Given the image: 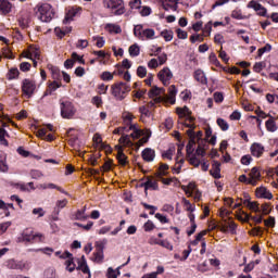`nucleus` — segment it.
Returning <instances> with one entry per match:
<instances>
[{
  "label": "nucleus",
  "mask_w": 278,
  "mask_h": 278,
  "mask_svg": "<svg viewBox=\"0 0 278 278\" xmlns=\"http://www.w3.org/2000/svg\"><path fill=\"white\" fill-rule=\"evenodd\" d=\"M248 8L250 10H254V12H258L260 8H262V4H260L257 1L252 0L248 3Z\"/></svg>",
  "instance_id": "nucleus-48"
},
{
  "label": "nucleus",
  "mask_w": 278,
  "mask_h": 278,
  "mask_svg": "<svg viewBox=\"0 0 278 278\" xmlns=\"http://www.w3.org/2000/svg\"><path fill=\"white\" fill-rule=\"evenodd\" d=\"M123 121H124V125L125 127H127V129H129V127H131V122L134 121V115L129 112H124L123 113Z\"/></svg>",
  "instance_id": "nucleus-27"
},
{
  "label": "nucleus",
  "mask_w": 278,
  "mask_h": 278,
  "mask_svg": "<svg viewBox=\"0 0 278 278\" xmlns=\"http://www.w3.org/2000/svg\"><path fill=\"white\" fill-rule=\"evenodd\" d=\"M12 227V222H4L0 224V236H3L8 229Z\"/></svg>",
  "instance_id": "nucleus-47"
},
{
  "label": "nucleus",
  "mask_w": 278,
  "mask_h": 278,
  "mask_svg": "<svg viewBox=\"0 0 278 278\" xmlns=\"http://www.w3.org/2000/svg\"><path fill=\"white\" fill-rule=\"evenodd\" d=\"M25 58L28 60H40V50L38 48H31L26 54Z\"/></svg>",
  "instance_id": "nucleus-25"
},
{
  "label": "nucleus",
  "mask_w": 278,
  "mask_h": 278,
  "mask_svg": "<svg viewBox=\"0 0 278 278\" xmlns=\"http://www.w3.org/2000/svg\"><path fill=\"white\" fill-rule=\"evenodd\" d=\"M260 177H262V175L260 174V169H257V167H253L249 174L248 184L250 186H256L257 181H260Z\"/></svg>",
  "instance_id": "nucleus-12"
},
{
  "label": "nucleus",
  "mask_w": 278,
  "mask_h": 278,
  "mask_svg": "<svg viewBox=\"0 0 278 278\" xmlns=\"http://www.w3.org/2000/svg\"><path fill=\"white\" fill-rule=\"evenodd\" d=\"M184 162H185L184 159L176 160V164H175V166L172 168V170H173V173H174L175 175H179V173H181V167L184 166Z\"/></svg>",
  "instance_id": "nucleus-39"
},
{
  "label": "nucleus",
  "mask_w": 278,
  "mask_h": 278,
  "mask_svg": "<svg viewBox=\"0 0 278 278\" xmlns=\"http://www.w3.org/2000/svg\"><path fill=\"white\" fill-rule=\"evenodd\" d=\"M217 125L220 127L222 131H227L229 129V124L224 118H217Z\"/></svg>",
  "instance_id": "nucleus-44"
},
{
  "label": "nucleus",
  "mask_w": 278,
  "mask_h": 278,
  "mask_svg": "<svg viewBox=\"0 0 278 278\" xmlns=\"http://www.w3.org/2000/svg\"><path fill=\"white\" fill-rule=\"evenodd\" d=\"M161 36L166 42H170L173 40V30L165 29L161 31Z\"/></svg>",
  "instance_id": "nucleus-42"
},
{
  "label": "nucleus",
  "mask_w": 278,
  "mask_h": 278,
  "mask_svg": "<svg viewBox=\"0 0 278 278\" xmlns=\"http://www.w3.org/2000/svg\"><path fill=\"white\" fill-rule=\"evenodd\" d=\"M256 197H258L260 199H273V193H270V191H268V189L261 187L256 190Z\"/></svg>",
  "instance_id": "nucleus-19"
},
{
  "label": "nucleus",
  "mask_w": 278,
  "mask_h": 278,
  "mask_svg": "<svg viewBox=\"0 0 278 278\" xmlns=\"http://www.w3.org/2000/svg\"><path fill=\"white\" fill-rule=\"evenodd\" d=\"M129 54L131 55V58H138V55H140V47H138V45H132L129 47Z\"/></svg>",
  "instance_id": "nucleus-40"
},
{
  "label": "nucleus",
  "mask_w": 278,
  "mask_h": 278,
  "mask_svg": "<svg viewBox=\"0 0 278 278\" xmlns=\"http://www.w3.org/2000/svg\"><path fill=\"white\" fill-rule=\"evenodd\" d=\"M7 136L8 131L3 128H0V144H3L4 147H8V140H5Z\"/></svg>",
  "instance_id": "nucleus-46"
},
{
  "label": "nucleus",
  "mask_w": 278,
  "mask_h": 278,
  "mask_svg": "<svg viewBox=\"0 0 278 278\" xmlns=\"http://www.w3.org/2000/svg\"><path fill=\"white\" fill-rule=\"evenodd\" d=\"M22 92L27 97V99H31V97H34V92H36V81L25 78L22 81Z\"/></svg>",
  "instance_id": "nucleus-7"
},
{
  "label": "nucleus",
  "mask_w": 278,
  "mask_h": 278,
  "mask_svg": "<svg viewBox=\"0 0 278 278\" xmlns=\"http://www.w3.org/2000/svg\"><path fill=\"white\" fill-rule=\"evenodd\" d=\"M20 75L18 68L12 67L7 74V78L12 81V79H17Z\"/></svg>",
  "instance_id": "nucleus-38"
},
{
  "label": "nucleus",
  "mask_w": 278,
  "mask_h": 278,
  "mask_svg": "<svg viewBox=\"0 0 278 278\" xmlns=\"http://www.w3.org/2000/svg\"><path fill=\"white\" fill-rule=\"evenodd\" d=\"M175 97H177V87L172 85L168 90L167 101L172 104L175 103Z\"/></svg>",
  "instance_id": "nucleus-30"
},
{
  "label": "nucleus",
  "mask_w": 278,
  "mask_h": 278,
  "mask_svg": "<svg viewBox=\"0 0 278 278\" xmlns=\"http://www.w3.org/2000/svg\"><path fill=\"white\" fill-rule=\"evenodd\" d=\"M48 68L50 71L52 79H54V81H59V79H62V72H60V68H58L53 65H48Z\"/></svg>",
  "instance_id": "nucleus-23"
},
{
  "label": "nucleus",
  "mask_w": 278,
  "mask_h": 278,
  "mask_svg": "<svg viewBox=\"0 0 278 278\" xmlns=\"http://www.w3.org/2000/svg\"><path fill=\"white\" fill-rule=\"evenodd\" d=\"M210 173L214 179H220V162L214 161Z\"/></svg>",
  "instance_id": "nucleus-17"
},
{
  "label": "nucleus",
  "mask_w": 278,
  "mask_h": 278,
  "mask_svg": "<svg viewBox=\"0 0 278 278\" xmlns=\"http://www.w3.org/2000/svg\"><path fill=\"white\" fill-rule=\"evenodd\" d=\"M66 205H68V200L66 199L58 200L55 202L54 213L56 214V216L60 214V212H62V210H64V207H66Z\"/></svg>",
  "instance_id": "nucleus-24"
},
{
  "label": "nucleus",
  "mask_w": 278,
  "mask_h": 278,
  "mask_svg": "<svg viewBox=\"0 0 278 278\" xmlns=\"http://www.w3.org/2000/svg\"><path fill=\"white\" fill-rule=\"evenodd\" d=\"M29 175L31 177V179H41V177H45V175L42 174V172L38 170V169H31L29 172Z\"/></svg>",
  "instance_id": "nucleus-52"
},
{
  "label": "nucleus",
  "mask_w": 278,
  "mask_h": 278,
  "mask_svg": "<svg viewBox=\"0 0 278 278\" xmlns=\"http://www.w3.org/2000/svg\"><path fill=\"white\" fill-rule=\"evenodd\" d=\"M101 79L103 81H112V79H114V74L110 73V72H103L101 74Z\"/></svg>",
  "instance_id": "nucleus-58"
},
{
  "label": "nucleus",
  "mask_w": 278,
  "mask_h": 278,
  "mask_svg": "<svg viewBox=\"0 0 278 278\" xmlns=\"http://www.w3.org/2000/svg\"><path fill=\"white\" fill-rule=\"evenodd\" d=\"M29 251H34L35 253H43L45 255H48L49 257H51V255H53V249L52 248H39V249H30Z\"/></svg>",
  "instance_id": "nucleus-33"
},
{
  "label": "nucleus",
  "mask_w": 278,
  "mask_h": 278,
  "mask_svg": "<svg viewBox=\"0 0 278 278\" xmlns=\"http://www.w3.org/2000/svg\"><path fill=\"white\" fill-rule=\"evenodd\" d=\"M187 160L191 166L199 168L201 166V160L197 157V154H187Z\"/></svg>",
  "instance_id": "nucleus-26"
},
{
  "label": "nucleus",
  "mask_w": 278,
  "mask_h": 278,
  "mask_svg": "<svg viewBox=\"0 0 278 278\" xmlns=\"http://www.w3.org/2000/svg\"><path fill=\"white\" fill-rule=\"evenodd\" d=\"M78 270H81L85 275H89L90 277V267H88V263L86 262V256H81L78 258Z\"/></svg>",
  "instance_id": "nucleus-15"
},
{
  "label": "nucleus",
  "mask_w": 278,
  "mask_h": 278,
  "mask_svg": "<svg viewBox=\"0 0 278 278\" xmlns=\"http://www.w3.org/2000/svg\"><path fill=\"white\" fill-rule=\"evenodd\" d=\"M130 136L125 135L124 132L122 134V137L119 138V143L121 144H131V140H129Z\"/></svg>",
  "instance_id": "nucleus-60"
},
{
  "label": "nucleus",
  "mask_w": 278,
  "mask_h": 278,
  "mask_svg": "<svg viewBox=\"0 0 278 278\" xmlns=\"http://www.w3.org/2000/svg\"><path fill=\"white\" fill-rule=\"evenodd\" d=\"M58 88H62V84L58 83V81H52L49 86L48 89L50 90V93L55 92V90H58Z\"/></svg>",
  "instance_id": "nucleus-57"
},
{
  "label": "nucleus",
  "mask_w": 278,
  "mask_h": 278,
  "mask_svg": "<svg viewBox=\"0 0 278 278\" xmlns=\"http://www.w3.org/2000/svg\"><path fill=\"white\" fill-rule=\"evenodd\" d=\"M61 257L62 260H65V270L68 273H74L77 265H75V257L73 256V253L65 251L64 255Z\"/></svg>",
  "instance_id": "nucleus-8"
},
{
  "label": "nucleus",
  "mask_w": 278,
  "mask_h": 278,
  "mask_svg": "<svg viewBox=\"0 0 278 278\" xmlns=\"http://www.w3.org/2000/svg\"><path fill=\"white\" fill-rule=\"evenodd\" d=\"M229 229L230 233H236V229H238V225L233 222H226V225L222 227V231H227Z\"/></svg>",
  "instance_id": "nucleus-32"
},
{
  "label": "nucleus",
  "mask_w": 278,
  "mask_h": 278,
  "mask_svg": "<svg viewBox=\"0 0 278 278\" xmlns=\"http://www.w3.org/2000/svg\"><path fill=\"white\" fill-rule=\"evenodd\" d=\"M143 186H144L146 190H157L159 189L157 180H155V179H148Z\"/></svg>",
  "instance_id": "nucleus-31"
},
{
  "label": "nucleus",
  "mask_w": 278,
  "mask_h": 278,
  "mask_svg": "<svg viewBox=\"0 0 278 278\" xmlns=\"http://www.w3.org/2000/svg\"><path fill=\"white\" fill-rule=\"evenodd\" d=\"M178 116H186L189 121H192V117H190V109L188 106H185L182 109H177Z\"/></svg>",
  "instance_id": "nucleus-37"
},
{
  "label": "nucleus",
  "mask_w": 278,
  "mask_h": 278,
  "mask_svg": "<svg viewBox=\"0 0 278 278\" xmlns=\"http://www.w3.org/2000/svg\"><path fill=\"white\" fill-rule=\"evenodd\" d=\"M116 157L122 166H125L127 164V156L125 155V153H123V151H118Z\"/></svg>",
  "instance_id": "nucleus-50"
},
{
  "label": "nucleus",
  "mask_w": 278,
  "mask_h": 278,
  "mask_svg": "<svg viewBox=\"0 0 278 278\" xmlns=\"http://www.w3.org/2000/svg\"><path fill=\"white\" fill-rule=\"evenodd\" d=\"M243 205H247V207H249V210H252V212H260V205L257 204V202L244 200Z\"/></svg>",
  "instance_id": "nucleus-35"
},
{
  "label": "nucleus",
  "mask_w": 278,
  "mask_h": 278,
  "mask_svg": "<svg viewBox=\"0 0 278 278\" xmlns=\"http://www.w3.org/2000/svg\"><path fill=\"white\" fill-rule=\"evenodd\" d=\"M142 159L144 160V162H153V160H155V150L151 149V148H146L142 152H141Z\"/></svg>",
  "instance_id": "nucleus-14"
},
{
  "label": "nucleus",
  "mask_w": 278,
  "mask_h": 278,
  "mask_svg": "<svg viewBox=\"0 0 278 278\" xmlns=\"http://www.w3.org/2000/svg\"><path fill=\"white\" fill-rule=\"evenodd\" d=\"M157 77L164 86H168V84L173 79V72H170V68L168 67H164L159 72Z\"/></svg>",
  "instance_id": "nucleus-9"
},
{
  "label": "nucleus",
  "mask_w": 278,
  "mask_h": 278,
  "mask_svg": "<svg viewBox=\"0 0 278 278\" xmlns=\"http://www.w3.org/2000/svg\"><path fill=\"white\" fill-rule=\"evenodd\" d=\"M251 153L254 157H262L264 153V146L262 143H253L251 146Z\"/></svg>",
  "instance_id": "nucleus-16"
},
{
  "label": "nucleus",
  "mask_w": 278,
  "mask_h": 278,
  "mask_svg": "<svg viewBox=\"0 0 278 278\" xmlns=\"http://www.w3.org/2000/svg\"><path fill=\"white\" fill-rule=\"evenodd\" d=\"M53 16H55V12L51 4L42 3L37 5V17L41 23H51V21H53Z\"/></svg>",
  "instance_id": "nucleus-1"
},
{
  "label": "nucleus",
  "mask_w": 278,
  "mask_h": 278,
  "mask_svg": "<svg viewBox=\"0 0 278 278\" xmlns=\"http://www.w3.org/2000/svg\"><path fill=\"white\" fill-rule=\"evenodd\" d=\"M118 275H121V270H116L112 267L108 268V278H118Z\"/></svg>",
  "instance_id": "nucleus-51"
},
{
  "label": "nucleus",
  "mask_w": 278,
  "mask_h": 278,
  "mask_svg": "<svg viewBox=\"0 0 278 278\" xmlns=\"http://www.w3.org/2000/svg\"><path fill=\"white\" fill-rule=\"evenodd\" d=\"M93 40L96 41V47H98V49H101L105 46V39L103 37L94 36Z\"/></svg>",
  "instance_id": "nucleus-53"
},
{
  "label": "nucleus",
  "mask_w": 278,
  "mask_h": 278,
  "mask_svg": "<svg viewBox=\"0 0 278 278\" xmlns=\"http://www.w3.org/2000/svg\"><path fill=\"white\" fill-rule=\"evenodd\" d=\"M193 77L199 81V84H207V77H205V72H203L202 70H197L193 74Z\"/></svg>",
  "instance_id": "nucleus-20"
},
{
  "label": "nucleus",
  "mask_w": 278,
  "mask_h": 278,
  "mask_svg": "<svg viewBox=\"0 0 278 278\" xmlns=\"http://www.w3.org/2000/svg\"><path fill=\"white\" fill-rule=\"evenodd\" d=\"M127 132L132 131V134H130V138H132V140H138V138H140V136H144V131H142L140 128H138V125L134 124L130 125V127H128V129L126 130Z\"/></svg>",
  "instance_id": "nucleus-13"
},
{
  "label": "nucleus",
  "mask_w": 278,
  "mask_h": 278,
  "mask_svg": "<svg viewBox=\"0 0 278 278\" xmlns=\"http://www.w3.org/2000/svg\"><path fill=\"white\" fill-rule=\"evenodd\" d=\"M75 16H77V9H70L63 20L64 25H68V23H71Z\"/></svg>",
  "instance_id": "nucleus-22"
},
{
  "label": "nucleus",
  "mask_w": 278,
  "mask_h": 278,
  "mask_svg": "<svg viewBox=\"0 0 278 278\" xmlns=\"http://www.w3.org/2000/svg\"><path fill=\"white\" fill-rule=\"evenodd\" d=\"M70 143L72 144V147H73L74 149H79V148L84 144V143L79 142V139H78L77 137L72 138V139L70 140Z\"/></svg>",
  "instance_id": "nucleus-62"
},
{
  "label": "nucleus",
  "mask_w": 278,
  "mask_h": 278,
  "mask_svg": "<svg viewBox=\"0 0 278 278\" xmlns=\"http://www.w3.org/2000/svg\"><path fill=\"white\" fill-rule=\"evenodd\" d=\"M5 267L9 268V270H20L21 273H23L31 268V263H29L28 261L10 258L5 262Z\"/></svg>",
  "instance_id": "nucleus-3"
},
{
  "label": "nucleus",
  "mask_w": 278,
  "mask_h": 278,
  "mask_svg": "<svg viewBox=\"0 0 278 278\" xmlns=\"http://www.w3.org/2000/svg\"><path fill=\"white\" fill-rule=\"evenodd\" d=\"M12 12V3L8 0H0V14H10Z\"/></svg>",
  "instance_id": "nucleus-18"
},
{
  "label": "nucleus",
  "mask_w": 278,
  "mask_h": 278,
  "mask_svg": "<svg viewBox=\"0 0 278 278\" xmlns=\"http://www.w3.org/2000/svg\"><path fill=\"white\" fill-rule=\"evenodd\" d=\"M185 125L189 128L187 130V135L189 136L190 140H195L197 137L194 136V124L185 123Z\"/></svg>",
  "instance_id": "nucleus-41"
},
{
  "label": "nucleus",
  "mask_w": 278,
  "mask_h": 278,
  "mask_svg": "<svg viewBox=\"0 0 278 278\" xmlns=\"http://www.w3.org/2000/svg\"><path fill=\"white\" fill-rule=\"evenodd\" d=\"M37 188H38V190H58L62 194H68V192H66L64 189H62V187H60L53 182L39 184L37 186Z\"/></svg>",
  "instance_id": "nucleus-11"
},
{
  "label": "nucleus",
  "mask_w": 278,
  "mask_h": 278,
  "mask_svg": "<svg viewBox=\"0 0 278 278\" xmlns=\"http://www.w3.org/2000/svg\"><path fill=\"white\" fill-rule=\"evenodd\" d=\"M45 236L40 232H34L33 229H25L21 232V235L17 237V242H28L30 244H34V242H43Z\"/></svg>",
  "instance_id": "nucleus-2"
},
{
  "label": "nucleus",
  "mask_w": 278,
  "mask_h": 278,
  "mask_svg": "<svg viewBox=\"0 0 278 278\" xmlns=\"http://www.w3.org/2000/svg\"><path fill=\"white\" fill-rule=\"evenodd\" d=\"M161 3L165 12H177L179 0H161Z\"/></svg>",
  "instance_id": "nucleus-10"
},
{
  "label": "nucleus",
  "mask_w": 278,
  "mask_h": 278,
  "mask_svg": "<svg viewBox=\"0 0 278 278\" xmlns=\"http://www.w3.org/2000/svg\"><path fill=\"white\" fill-rule=\"evenodd\" d=\"M33 214H34V216H37V218H42V216H45L46 212H45V208H42V207H35V208H33Z\"/></svg>",
  "instance_id": "nucleus-55"
},
{
  "label": "nucleus",
  "mask_w": 278,
  "mask_h": 278,
  "mask_svg": "<svg viewBox=\"0 0 278 278\" xmlns=\"http://www.w3.org/2000/svg\"><path fill=\"white\" fill-rule=\"evenodd\" d=\"M194 139H190L189 143L187 144V155H191L194 152Z\"/></svg>",
  "instance_id": "nucleus-56"
},
{
  "label": "nucleus",
  "mask_w": 278,
  "mask_h": 278,
  "mask_svg": "<svg viewBox=\"0 0 278 278\" xmlns=\"http://www.w3.org/2000/svg\"><path fill=\"white\" fill-rule=\"evenodd\" d=\"M175 154V147H170L167 151L163 152L164 160H173V155Z\"/></svg>",
  "instance_id": "nucleus-45"
},
{
  "label": "nucleus",
  "mask_w": 278,
  "mask_h": 278,
  "mask_svg": "<svg viewBox=\"0 0 278 278\" xmlns=\"http://www.w3.org/2000/svg\"><path fill=\"white\" fill-rule=\"evenodd\" d=\"M98 251L96 253H93L94 258L93 261L97 262L98 264H101V262H103V250H101L100 248H97Z\"/></svg>",
  "instance_id": "nucleus-43"
},
{
  "label": "nucleus",
  "mask_w": 278,
  "mask_h": 278,
  "mask_svg": "<svg viewBox=\"0 0 278 278\" xmlns=\"http://www.w3.org/2000/svg\"><path fill=\"white\" fill-rule=\"evenodd\" d=\"M75 219L76 220H87L88 215H86V210L77 211L75 214Z\"/></svg>",
  "instance_id": "nucleus-49"
},
{
  "label": "nucleus",
  "mask_w": 278,
  "mask_h": 278,
  "mask_svg": "<svg viewBox=\"0 0 278 278\" xmlns=\"http://www.w3.org/2000/svg\"><path fill=\"white\" fill-rule=\"evenodd\" d=\"M162 92H164V88L154 87L149 92V97H151V98L157 97V96L162 94Z\"/></svg>",
  "instance_id": "nucleus-54"
},
{
  "label": "nucleus",
  "mask_w": 278,
  "mask_h": 278,
  "mask_svg": "<svg viewBox=\"0 0 278 278\" xmlns=\"http://www.w3.org/2000/svg\"><path fill=\"white\" fill-rule=\"evenodd\" d=\"M144 33V26L142 24H137L134 27V36L135 38H138V40L142 39V34Z\"/></svg>",
  "instance_id": "nucleus-29"
},
{
  "label": "nucleus",
  "mask_w": 278,
  "mask_h": 278,
  "mask_svg": "<svg viewBox=\"0 0 278 278\" xmlns=\"http://www.w3.org/2000/svg\"><path fill=\"white\" fill-rule=\"evenodd\" d=\"M103 5L108 8V10H112L115 16L125 14V3L123 0H104Z\"/></svg>",
  "instance_id": "nucleus-4"
},
{
  "label": "nucleus",
  "mask_w": 278,
  "mask_h": 278,
  "mask_svg": "<svg viewBox=\"0 0 278 278\" xmlns=\"http://www.w3.org/2000/svg\"><path fill=\"white\" fill-rule=\"evenodd\" d=\"M137 75H138V77H141V78L147 77V67H144V66H139V67L137 68Z\"/></svg>",
  "instance_id": "nucleus-64"
},
{
  "label": "nucleus",
  "mask_w": 278,
  "mask_h": 278,
  "mask_svg": "<svg viewBox=\"0 0 278 278\" xmlns=\"http://www.w3.org/2000/svg\"><path fill=\"white\" fill-rule=\"evenodd\" d=\"M139 112H140L141 116H146L147 118H151V111H149V109H147V106H140Z\"/></svg>",
  "instance_id": "nucleus-61"
},
{
  "label": "nucleus",
  "mask_w": 278,
  "mask_h": 278,
  "mask_svg": "<svg viewBox=\"0 0 278 278\" xmlns=\"http://www.w3.org/2000/svg\"><path fill=\"white\" fill-rule=\"evenodd\" d=\"M14 210L13 203H5L3 200H0V210L8 211V210Z\"/></svg>",
  "instance_id": "nucleus-59"
},
{
  "label": "nucleus",
  "mask_w": 278,
  "mask_h": 278,
  "mask_svg": "<svg viewBox=\"0 0 278 278\" xmlns=\"http://www.w3.org/2000/svg\"><path fill=\"white\" fill-rule=\"evenodd\" d=\"M231 18H236L237 21H244V18H247V16L242 14V10L235 9L231 12Z\"/></svg>",
  "instance_id": "nucleus-36"
},
{
  "label": "nucleus",
  "mask_w": 278,
  "mask_h": 278,
  "mask_svg": "<svg viewBox=\"0 0 278 278\" xmlns=\"http://www.w3.org/2000/svg\"><path fill=\"white\" fill-rule=\"evenodd\" d=\"M155 218H157L162 223V225H166L167 223H169L168 217L161 213H156Z\"/></svg>",
  "instance_id": "nucleus-63"
},
{
  "label": "nucleus",
  "mask_w": 278,
  "mask_h": 278,
  "mask_svg": "<svg viewBox=\"0 0 278 278\" xmlns=\"http://www.w3.org/2000/svg\"><path fill=\"white\" fill-rule=\"evenodd\" d=\"M265 127L267 131H270L271 134H274V131H277V123H275L273 116H270V118L266 121Z\"/></svg>",
  "instance_id": "nucleus-28"
},
{
  "label": "nucleus",
  "mask_w": 278,
  "mask_h": 278,
  "mask_svg": "<svg viewBox=\"0 0 278 278\" xmlns=\"http://www.w3.org/2000/svg\"><path fill=\"white\" fill-rule=\"evenodd\" d=\"M77 113V109L71 101L61 102V116L62 118L71 119Z\"/></svg>",
  "instance_id": "nucleus-6"
},
{
  "label": "nucleus",
  "mask_w": 278,
  "mask_h": 278,
  "mask_svg": "<svg viewBox=\"0 0 278 278\" xmlns=\"http://www.w3.org/2000/svg\"><path fill=\"white\" fill-rule=\"evenodd\" d=\"M155 30L153 28H144L141 40H155Z\"/></svg>",
  "instance_id": "nucleus-21"
},
{
  "label": "nucleus",
  "mask_w": 278,
  "mask_h": 278,
  "mask_svg": "<svg viewBox=\"0 0 278 278\" xmlns=\"http://www.w3.org/2000/svg\"><path fill=\"white\" fill-rule=\"evenodd\" d=\"M129 90H131V88L127 83H117L111 87V92L117 101H123V99H125V94H127Z\"/></svg>",
  "instance_id": "nucleus-5"
},
{
  "label": "nucleus",
  "mask_w": 278,
  "mask_h": 278,
  "mask_svg": "<svg viewBox=\"0 0 278 278\" xmlns=\"http://www.w3.org/2000/svg\"><path fill=\"white\" fill-rule=\"evenodd\" d=\"M105 29L110 31V34H121L122 31L121 26L116 24H106Z\"/></svg>",
  "instance_id": "nucleus-34"
}]
</instances>
